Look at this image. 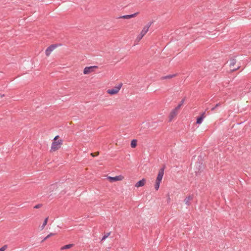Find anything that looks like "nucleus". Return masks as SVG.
Returning a JSON list of instances; mask_svg holds the SVG:
<instances>
[{
  "instance_id": "10",
  "label": "nucleus",
  "mask_w": 251,
  "mask_h": 251,
  "mask_svg": "<svg viewBox=\"0 0 251 251\" xmlns=\"http://www.w3.org/2000/svg\"><path fill=\"white\" fill-rule=\"evenodd\" d=\"M146 182V180L145 178H143L142 180L138 181L135 185V186L137 188L142 187L145 185Z\"/></svg>"
},
{
  "instance_id": "12",
  "label": "nucleus",
  "mask_w": 251,
  "mask_h": 251,
  "mask_svg": "<svg viewBox=\"0 0 251 251\" xmlns=\"http://www.w3.org/2000/svg\"><path fill=\"white\" fill-rule=\"evenodd\" d=\"M193 199V197L191 196H189L187 197L185 200L184 202L187 205H189L190 204V201Z\"/></svg>"
},
{
  "instance_id": "7",
  "label": "nucleus",
  "mask_w": 251,
  "mask_h": 251,
  "mask_svg": "<svg viewBox=\"0 0 251 251\" xmlns=\"http://www.w3.org/2000/svg\"><path fill=\"white\" fill-rule=\"evenodd\" d=\"M56 46L55 45H52L49 46L46 50L45 53L47 56H49L51 53V52L55 50Z\"/></svg>"
},
{
  "instance_id": "2",
  "label": "nucleus",
  "mask_w": 251,
  "mask_h": 251,
  "mask_svg": "<svg viewBox=\"0 0 251 251\" xmlns=\"http://www.w3.org/2000/svg\"><path fill=\"white\" fill-rule=\"evenodd\" d=\"M122 83H119L118 85L115 86L114 87L107 90L106 93L111 96L117 95L119 93L122 87Z\"/></svg>"
},
{
  "instance_id": "20",
  "label": "nucleus",
  "mask_w": 251,
  "mask_h": 251,
  "mask_svg": "<svg viewBox=\"0 0 251 251\" xmlns=\"http://www.w3.org/2000/svg\"><path fill=\"white\" fill-rule=\"evenodd\" d=\"M6 249H7V246L4 245V246H2L1 248H0V251H5Z\"/></svg>"
},
{
  "instance_id": "1",
  "label": "nucleus",
  "mask_w": 251,
  "mask_h": 251,
  "mask_svg": "<svg viewBox=\"0 0 251 251\" xmlns=\"http://www.w3.org/2000/svg\"><path fill=\"white\" fill-rule=\"evenodd\" d=\"M59 136L58 135L56 136L54 138L50 148V152H54L61 148L63 145V140L59 139Z\"/></svg>"
},
{
  "instance_id": "15",
  "label": "nucleus",
  "mask_w": 251,
  "mask_h": 251,
  "mask_svg": "<svg viewBox=\"0 0 251 251\" xmlns=\"http://www.w3.org/2000/svg\"><path fill=\"white\" fill-rule=\"evenodd\" d=\"M161 182L157 181L155 180V184H154V188L155 190L157 191L159 188L160 183Z\"/></svg>"
},
{
  "instance_id": "14",
  "label": "nucleus",
  "mask_w": 251,
  "mask_h": 251,
  "mask_svg": "<svg viewBox=\"0 0 251 251\" xmlns=\"http://www.w3.org/2000/svg\"><path fill=\"white\" fill-rule=\"evenodd\" d=\"M137 140L135 139L132 140L131 142V147L132 148H135L137 146Z\"/></svg>"
},
{
  "instance_id": "5",
  "label": "nucleus",
  "mask_w": 251,
  "mask_h": 251,
  "mask_svg": "<svg viewBox=\"0 0 251 251\" xmlns=\"http://www.w3.org/2000/svg\"><path fill=\"white\" fill-rule=\"evenodd\" d=\"M107 179L110 182H113L115 181H122L125 179V177L122 175H119L116 176L115 177L112 176H107Z\"/></svg>"
},
{
  "instance_id": "16",
  "label": "nucleus",
  "mask_w": 251,
  "mask_h": 251,
  "mask_svg": "<svg viewBox=\"0 0 251 251\" xmlns=\"http://www.w3.org/2000/svg\"><path fill=\"white\" fill-rule=\"evenodd\" d=\"M48 220V218H46L45 219L42 226H41V230H43L44 228V227H45V226L47 225Z\"/></svg>"
},
{
  "instance_id": "24",
  "label": "nucleus",
  "mask_w": 251,
  "mask_h": 251,
  "mask_svg": "<svg viewBox=\"0 0 251 251\" xmlns=\"http://www.w3.org/2000/svg\"><path fill=\"white\" fill-rule=\"evenodd\" d=\"M173 76V75H167L165 77L166 78H172V77Z\"/></svg>"
},
{
  "instance_id": "17",
  "label": "nucleus",
  "mask_w": 251,
  "mask_h": 251,
  "mask_svg": "<svg viewBox=\"0 0 251 251\" xmlns=\"http://www.w3.org/2000/svg\"><path fill=\"white\" fill-rule=\"evenodd\" d=\"M235 63H236V61L235 59L231 60L230 62V67L231 68H233V67L234 66Z\"/></svg>"
},
{
  "instance_id": "13",
  "label": "nucleus",
  "mask_w": 251,
  "mask_h": 251,
  "mask_svg": "<svg viewBox=\"0 0 251 251\" xmlns=\"http://www.w3.org/2000/svg\"><path fill=\"white\" fill-rule=\"evenodd\" d=\"M73 246V244H68L60 248L61 250L69 249Z\"/></svg>"
},
{
  "instance_id": "4",
  "label": "nucleus",
  "mask_w": 251,
  "mask_h": 251,
  "mask_svg": "<svg viewBox=\"0 0 251 251\" xmlns=\"http://www.w3.org/2000/svg\"><path fill=\"white\" fill-rule=\"evenodd\" d=\"M180 109V106H177L176 108L173 109L170 112L168 118H169V122H172L174 118L176 117L178 113V111Z\"/></svg>"
},
{
  "instance_id": "27",
  "label": "nucleus",
  "mask_w": 251,
  "mask_h": 251,
  "mask_svg": "<svg viewBox=\"0 0 251 251\" xmlns=\"http://www.w3.org/2000/svg\"><path fill=\"white\" fill-rule=\"evenodd\" d=\"M4 94H3V95H0V97H4Z\"/></svg>"
},
{
  "instance_id": "3",
  "label": "nucleus",
  "mask_w": 251,
  "mask_h": 251,
  "mask_svg": "<svg viewBox=\"0 0 251 251\" xmlns=\"http://www.w3.org/2000/svg\"><path fill=\"white\" fill-rule=\"evenodd\" d=\"M151 23H148L143 27L140 33L136 37V40L137 41H138V42L140 41L142 39V38L146 35V34L148 32L149 29L151 26Z\"/></svg>"
},
{
  "instance_id": "23",
  "label": "nucleus",
  "mask_w": 251,
  "mask_h": 251,
  "mask_svg": "<svg viewBox=\"0 0 251 251\" xmlns=\"http://www.w3.org/2000/svg\"><path fill=\"white\" fill-rule=\"evenodd\" d=\"M183 102H184V100H182L181 101V103H179L177 106H180V108L181 107L182 105L183 104Z\"/></svg>"
},
{
  "instance_id": "22",
  "label": "nucleus",
  "mask_w": 251,
  "mask_h": 251,
  "mask_svg": "<svg viewBox=\"0 0 251 251\" xmlns=\"http://www.w3.org/2000/svg\"><path fill=\"white\" fill-rule=\"evenodd\" d=\"M219 106H220V103L216 104L214 107H213L211 108V111H214L215 109V108H217Z\"/></svg>"
},
{
  "instance_id": "6",
  "label": "nucleus",
  "mask_w": 251,
  "mask_h": 251,
  "mask_svg": "<svg viewBox=\"0 0 251 251\" xmlns=\"http://www.w3.org/2000/svg\"><path fill=\"white\" fill-rule=\"evenodd\" d=\"M97 67L96 66L86 67L83 70V74L84 75H89L94 72Z\"/></svg>"
},
{
  "instance_id": "21",
  "label": "nucleus",
  "mask_w": 251,
  "mask_h": 251,
  "mask_svg": "<svg viewBox=\"0 0 251 251\" xmlns=\"http://www.w3.org/2000/svg\"><path fill=\"white\" fill-rule=\"evenodd\" d=\"M99 154V152H98V151L96 152H95V153H91V155L93 157L97 156Z\"/></svg>"
},
{
  "instance_id": "8",
  "label": "nucleus",
  "mask_w": 251,
  "mask_h": 251,
  "mask_svg": "<svg viewBox=\"0 0 251 251\" xmlns=\"http://www.w3.org/2000/svg\"><path fill=\"white\" fill-rule=\"evenodd\" d=\"M164 168L160 169L159 170L156 179L155 180L156 181H160V182L161 181L163 176V175H164Z\"/></svg>"
},
{
  "instance_id": "19",
  "label": "nucleus",
  "mask_w": 251,
  "mask_h": 251,
  "mask_svg": "<svg viewBox=\"0 0 251 251\" xmlns=\"http://www.w3.org/2000/svg\"><path fill=\"white\" fill-rule=\"evenodd\" d=\"M109 235H110V233H107L106 234H105V235L103 236V237H102V238L101 240H105L106 238H107L109 236Z\"/></svg>"
},
{
  "instance_id": "11",
  "label": "nucleus",
  "mask_w": 251,
  "mask_h": 251,
  "mask_svg": "<svg viewBox=\"0 0 251 251\" xmlns=\"http://www.w3.org/2000/svg\"><path fill=\"white\" fill-rule=\"evenodd\" d=\"M205 117V113L203 112L201 114V116L200 117H198L197 119V124H201L203 119Z\"/></svg>"
},
{
  "instance_id": "9",
  "label": "nucleus",
  "mask_w": 251,
  "mask_h": 251,
  "mask_svg": "<svg viewBox=\"0 0 251 251\" xmlns=\"http://www.w3.org/2000/svg\"><path fill=\"white\" fill-rule=\"evenodd\" d=\"M138 14H139V12H136V13H134L133 14H131V15H124V16L120 17V18L124 19H129L136 17L138 15Z\"/></svg>"
},
{
  "instance_id": "26",
  "label": "nucleus",
  "mask_w": 251,
  "mask_h": 251,
  "mask_svg": "<svg viewBox=\"0 0 251 251\" xmlns=\"http://www.w3.org/2000/svg\"><path fill=\"white\" fill-rule=\"evenodd\" d=\"M39 207H40V206H39V205H36V206L34 207V208H39Z\"/></svg>"
},
{
  "instance_id": "25",
  "label": "nucleus",
  "mask_w": 251,
  "mask_h": 251,
  "mask_svg": "<svg viewBox=\"0 0 251 251\" xmlns=\"http://www.w3.org/2000/svg\"><path fill=\"white\" fill-rule=\"evenodd\" d=\"M239 68V67H238L237 68H235V69H234V68H233V69H232V71H235V70H238Z\"/></svg>"
},
{
  "instance_id": "18",
  "label": "nucleus",
  "mask_w": 251,
  "mask_h": 251,
  "mask_svg": "<svg viewBox=\"0 0 251 251\" xmlns=\"http://www.w3.org/2000/svg\"><path fill=\"white\" fill-rule=\"evenodd\" d=\"M55 235V233H50L49 234H48L43 240V241H44L45 240H46L48 238H50V237H51V236H53Z\"/></svg>"
}]
</instances>
